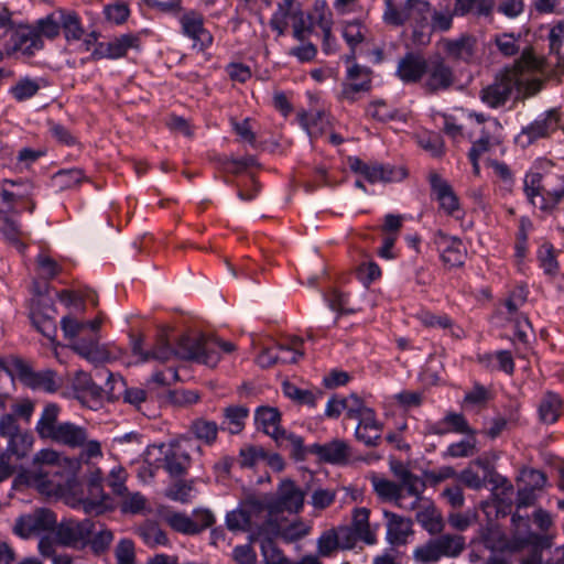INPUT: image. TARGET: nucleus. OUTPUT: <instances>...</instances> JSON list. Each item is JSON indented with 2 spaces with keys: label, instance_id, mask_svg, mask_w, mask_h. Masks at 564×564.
Segmentation results:
<instances>
[{
  "label": "nucleus",
  "instance_id": "nucleus-32",
  "mask_svg": "<svg viewBox=\"0 0 564 564\" xmlns=\"http://www.w3.org/2000/svg\"><path fill=\"white\" fill-rule=\"evenodd\" d=\"M219 426L215 421L197 417L189 424L188 432L205 445H213L217 441Z\"/></svg>",
  "mask_w": 564,
  "mask_h": 564
},
{
  "label": "nucleus",
  "instance_id": "nucleus-61",
  "mask_svg": "<svg viewBox=\"0 0 564 564\" xmlns=\"http://www.w3.org/2000/svg\"><path fill=\"white\" fill-rule=\"evenodd\" d=\"M89 494L94 497V499H86L83 501V508L86 513L89 514H100L102 513L107 506L105 503L106 496L104 495L102 488L99 490H91L89 487Z\"/></svg>",
  "mask_w": 564,
  "mask_h": 564
},
{
  "label": "nucleus",
  "instance_id": "nucleus-6",
  "mask_svg": "<svg viewBox=\"0 0 564 564\" xmlns=\"http://www.w3.org/2000/svg\"><path fill=\"white\" fill-rule=\"evenodd\" d=\"M51 440L70 448L80 447L87 457L101 455L100 443L89 438V433L85 426L72 422H61Z\"/></svg>",
  "mask_w": 564,
  "mask_h": 564
},
{
  "label": "nucleus",
  "instance_id": "nucleus-17",
  "mask_svg": "<svg viewBox=\"0 0 564 564\" xmlns=\"http://www.w3.org/2000/svg\"><path fill=\"white\" fill-rule=\"evenodd\" d=\"M59 460V455L53 449H42L33 458L31 468L28 470L32 477L40 485H54L52 479L53 475L58 474L56 466Z\"/></svg>",
  "mask_w": 564,
  "mask_h": 564
},
{
  "label": "nucleus",
  "instance_id": "nucleus-13",
  "mask_svg": "<svg viewBox=\"0 0 564 564\" xmlns=\"http://www.w3.org/2000/svg\"><path fill=\"white\" fill-rule=\"evenodd\" d=\"M424 75L425 80L423 87L431 94L448 89L455 80L453 69L441 56H436L427 61V67Z\"/></svg>",
  "mask_w": 564,
  "mask_h": 564
},
{
  "label": "nucleus",
  "instance_id": "nucleus-4",
  "mask_svg": "<svg viewBox=\"0 0 564 564\" xmlns=\"http://www.w3.org/2000/svg\"><path fill=\"white\" fill-rule=\"evenodd\" d=\"M259 499L265 517L273 519V516L284 511L299 512L303 507L304 494L292 480L284 479L275 495H265Z\"/></svg>",
  "mask_w": 564,
  "mask_h": 564
},
{
  "label": "nucleus",
  "instance_id": "nucleus-18",
  "mask_svg": "<svg viewBox=\"0 0 564 564\" xmlns=\"http://www.w3.org/2000/svg\"><path fill=\"white\" fill-rule=\"evenodd\" d=\"M433 242L437 251L441 253V259L444 264L451 268L464 264L466 248L459 238L448 236L443 231H437L434 236Z\"/></svg>",
  "mask_w": 564,
  "mask_h": 564
},
{
  "label": "nucleus",
  "instance_id": "nucleus-45",
  "mask_svg": "<svg viewBox=\"0 0 564 564\" xmlns=\"http://www.w3.org/2000/svg\"><path fill=\"white\" fill-rule=\"evenodd\" d=\"M33 445V436L28 432H20L8 438V446L4 453L15 456L17 458L24 457Z\"/></svg>",
  "mask_w": 564,
  "mask_h": 564
},
{
  "label": "nucleus",
  "instance_id": "nucleus-40",
  "mask_svg": "<svg viewBox=\"0 0 564 564\" xmlns=\"http://www.w3.org/2000/svg\"><path fill=\"white\" fill-rule=\"evenodd\" d=\"M97 375L102 377L107 375V386H110L109 391L112 392L115 389V384H121L124 388L123 391V400L132 405L139 406L142 402L145 401L147 393L143 389L140 388H126V383L121 377L116 378L111 372L98 371Z\"/></svg>",
  "mask_w": 564,
  "mask_h": 564
},
{
  "label": "nucleus",
  "instance_id": "nucleus-44",
  "mask_svg": "<svg viewBox=\"0 0 564 564\" xmlns=\"http://www.w3.org/2000/svg\"><path fill=\"white\" fill-rule=\"evenodd\" d=\"M372 486L378 496L394 500L399 507H405L403 505V494H401V487L388 479L373 477Z\"/></svg>",
  "mask_w": 564,
  "mask_h": 564
},
{
  "label": "nucleus",
  "instance_id": "nucleus-64",
  "mask_svg": "<svg viewBox=\"0 0 564 564\" xmlns=\"http://www.w3.org/2000/svg\"><path fill=\"white\" fill-rule=\"evenodd\" d=\"M113 541V534L110 530L106 528H101L96 531L94 536L90 540V546L94 553L100 554L104 553Z\"/></svg>",
  "mask_w": 564,
  "mask_h": 564
},
{
  "label": "nucleus",
  "instance_id": "nucleus-25",
  "mask_svg": "<svg viewBox=\"0 0 564 564\" xmlns=\"http://www.w3.org/2000/svg\"><path fill=\"white\" fill-rule=\"evenodd\" d=\"M387 519V540L390 544L400 546L408 543L413 534L412 521L393 512L384 511Z\"/></svg>",
  "mask_w": 564,
  "mask_h": 564
},
{
  "label": "nucleus",
  "instance_id": "nucleus-31",
  "mask_svg": "<svg viewBox=\"0 0 564 564\" xmlns=\"http://www.w3.org/2000/svg\"><path fill=\"white\" fill-rule=\"evenodd\" d=\"M165 468L174 477L186 474L191 465L189 454L180 446H172L164 457Z\"/></svg>",
  "mask_w": 564,
  "mask_h": 564
},
{
  "label": "nucleus",
  "instance_id": "nucleus-15",
  "mask_svg": "<svg viewBox=\"0 0 564 564\" xmlns=\"http://www.w3.org/2000/svg\"><path fill=\"white\" fill-rule=\"evenodd\" d=\"M95 530V524L89 519L83 521L67 519L58 524L56 536L61 544L76 546L86 543Z\"/></svg>",
  "mask_w": 564,
  "mask_h": 564
},
{
  "label": "nucleus",
  "instance_id": "nucleus-52",
  "mask_svg": "<svg viewBox=\"0 0 564 564\" xmlns=\"http://www.w3.org/2000/svg\"><path fill=\"white\" fill-rule=\"evenodd\" d=\"M140 535L144 543L151 547L166 545L169 543L166 533L155 524H148L142 527L140 529Z\"/></svg>",
  "mask_w": 564,
  "mask_h": 564
},
{
  "label": "nucleus",
  "instance_id": "nucleus-43",
  "mask_svg": "<svg viewBox=\"0 0 564 564\" xmlns=\"http://www.w3.org/2000/svg\"><path fill=\"white\" fill-rule=\"evenodd\" d=\"M304 339L301 337H292L284 343L276 344L279 364H295L303 357L304 352L301 347Z\"/></svg>",
  "mask_w": 564,
  "mask_h": 564
},
{
  "label": "nucleus",
  "instance_id": "nucleus-36",
  "mask_svg": "<svg viewBox=\"0 0 564 564\" xmlns=\"http://www.w3.org/2000/svg\"><path fill=\"white\" fill-rule=\"evenodd\" d=\"M482 541L492 552H514L513 543L498 525H490L482 533Z\"/></svg>",
  "mask_w": 564,
  "mask_h": 564
},
{
  "label": "nucleus",
  "instance_id": "nucleus-1",
  "mask_svg": "<svg viewBox=\"0 0 564 564\" xmlns=\"http://www.w3.org/2000/svg\"><path fill=\"white\" fill-rule=\"evenodd\" d=\"M101 321L95 318L90 322H79L76 318L65 316L61 322L64 336L72 339L70 348L80 357L90 362L107 360V350L99 345L97 332Z\"/></svg>",
  "mask_w": 564,
  "mask_h": 564
},
{
  "label": "nucleus",
  "instance_id": "nucleus-55",
  "mask_svg": "<svg viewBox=\"0 0 564 564\" xmlns=\"http://www.w3.org/2000/svg\"><path fill=\"white\" fill-rule=\"evenodd\" d=\"M343 36L346 40L347 44L351 47V54L347 56V61H350L355 57L356 45H358L365 40L362 26L360 25L359 22L348 23L344 29Z\"/></svg>",
  "mask_w": 564,
  "mask_h": 564
},
{
  "label": "nucleus",
  "instance_id": "nucleus-57",
  "mask_svg": "<svg viewBox=\"0 0 564 564\" xmlns=\"http://www.w3.org/2000/svg\"><path fill=\"white\" fill-rule=\"evenodd\" d=\"M540 265L546 274H555L557 272V261L554 254V248L550 243L541 246L538 252Z\"/></svg>",
  "mask_w": 564,
  "mask_h": 564
},
{
  "label": "nucleus",
  "instance_id": "nucleus-63",
  "mask_svg": "<svg viewBox=\"0 0 564 564\" xmlns=\"http://www.w3.org/2000/svg\"><path fill=\"white\" fill-rule=\"evenodd\" d=\"M550 50L560 58L564 57V22L555 24L549 34Z\"/></svg>",
  "mask_w": 564,
  "mask_h": 564
},
{
  "label": "nucleus",
  "instance_id": "nucleus-33",
  "mask_svg": "<svg viewBox=\"0 0 564 564\" xmlns=\"http://www.w3.org/2000/svg\"><path fill=\"white\" fill-rule=\"evenodd\" d=\"M416 521L432 535L440 534L445 528L441 512L430 502L417 511Z\"/></svg>",
  "mask_w": 564,
  "mask_h": 564
},
{
  "label": "nucleus",
  "instance_id": "nucleus-24",
  "mask_svg": "<svg viewBox=\"0 0 564 564\" xmlns=\"http://www.w3.org/2000/svg\"><path fill=\"white\" fill-rule=\"evenodd\" d=\"M139 39L133 34H123L107 43H98L93 52L94 58H119L132 47H138Z\"/></svg>",
  "mask_w": 564,
  "mask_h": 564
},
{
  "label": "nucleus",
  "instance_id": "nucleus-11",
  "mask_svg": "<svg viewBox=\"0 0 564 564\" xmlns=\"http://www.w3.org/2000/svg\"><path fill=\"white\" fill-rule=\"evenodd\" d=\"M355 546V538L348 525H338L323 531L316 541V555L332 557L340 550Z\"/></svg>",
  "mask_w": 564,
  "mask_h": 564
},
{
  "label": "nucleus",
  "instance_id": "nucleus-5",
  "mask_svg": "<svg viewBox=\"0 0 564 564\" xmlns=\"http://www.w3.org/2000/svg\"><path fill=\"white\" fill-rule=\"evenodd\" d=\"M195 347H197V344L194 336L182 335L176 339V347H172L169 335L161 333L152 348H150V361L155 360L164 364L176 358L195 360Z\"/></svg>",
  "mask_w": 564,
  "mask_h": 564
},
{
  "label": "nucleus",
  "instance_id": "nucleus-42",
  "mask_svg": "<svg viewBox=\"0 0 564 564\" xmlns=\"http://www.w3.org/2000/svg\"><path fill=\"white\" fill-rule=\"evenodd\" d=\"M495 0H456L454 14L466 15L474 13L477 15H489L494 9Z\"/></svg>",
  "mask_w": 564,
  "mask_h": 564
},
{
  "label": "nucleus",
  "instance_id": "nucleus-30",
  "mask_svg": "<svg viewBox=\"0 0 564 564\" xmlns=\"http://www.w3.org/2000/svg\"><path fill=\"white\" fill-rule=\"evenodd\" d=\"M352 531L355 544L362 540L367 544H373L376 536L369 528V510L367 508H356L352 513V524L348 525Z\"/></svg>",
  "mask_w": 564,
  "mask_h": 564
},
{
  "label": "nucleus",
  "instance_id": "nucleus-35",
  "mask_svg": "<svg viewBox=\"0 0 564 564\" xmlns=\"http://www.w3.org/2000/svg\"><path fill=\"white\" fill-rule=\"evenodd\" d=\"M300 121L311 139L322 135L329 124L328 116L324 110L304 112L300 116Z\"/></svg>",
  "mask_w": 564,
  "mask_h": 564
},
{
  "label": "nucleus",
  "instance_id": "nucleus-47",
  "mask_svg": "<svg viewBox=\"0 0 564 564\" xmlns=\"http://www.w3.org/2000/svg\"><path fill=\"white\" fill-rule=\"evenodd\" d=\"M0 232L9 243L17 247L20 251L25 248L20 240L22 232L19 225L2 212H0Z\"/></svg>",
  "mask_w": 564,
  "mask_h": 564
},
{
  "label": "nucleus",
  "instance_id": "nucleus-37",
  "mask_svg": "<svg viewBox=\"0 0 564 564\" xmlns=\"http://www.w3.org/2000/svg\"><path fill=\"white\" fill-rule=\"evenodd\" d=\"M273 440L281 449L289 451L296 460H303L308 452L301 436L289 433L285 430L280 432Z\"/></svg>",
  "mask_w": 564,
  "mask_h": 564
},
{
  "label": "nucleus",
  "instance_id": "nucleus-7",
  "mask_svg": "<svg viewBox=\"0 0 564 564\" xmlns=\"http://www.w3.org/2000/svg\"><path fill=\"white\" fill-rule=\"evenodd\" d=\"M512 538L513 549L516 551L528 550L527 556L541 554L544 550L552 546V538L549 535L536 534L530 529L528 517L520 514L512 516Z\"/></svg>",
  "mask_w": 564,
  "mask_h": 564
},
{
  "label": "nucleus",
  "instance_id": "nucleus-50",
  "mask_svg": "<svg viewBox=\"0 0 564 564\" xmlns=\"http://www.w3.org/2000/svg\"><path fill=\"white\" fill-rule=\"evenodd\" d=\"M542 192L547 196L551 205L558 204L564 197V178L558 175L549 176L543 182Z\"/></svg>",
  "mask_w": 564,
  "mask_h": 564
},
{
  "label": "nucleus",
  "instance_id": "nucleus-41",
  "mask_svg": "<svg viewBox=\"0 0 564 564\" xmlns=\"http://www.w3.org/2000/svg\"><path fill=\"white\" fill-rule=\"evenodd\" d=\"M562 408L561 398L552 392L546 393L539 405V419L542 423L552 424L557 421Z\"/></svg>",
  "mask_w": 564,
  "mask_h": 564
},
{
  "label": "nucleus",
  "instance_id": "nucleus-56",
  "mask_svg": "<svg viewBox=\"0 0 564 564\" xmlns=\"http://www.w3.org/2000/svg\"><path fill=\"white\" fill-rule=\"evenodd\" d=\"M34 26L40 32L41 37L46 36L47 39H54L58 35L61 30L59 11L57 14H51L39 20Z\"/></svg>",
  "mask_w": 564,
  "mask_h": 564
},
{
  "label": "nucleus",
  "instance_id": "nucleus-19",
  "mask_svg": "<svg viewBox=\"0 0 564 564\" xmlns=\"http://www.w3.org/2000/svg\"><path fill=\"white\" fill-rule=\"evenodd\" d=\"M11 45L7 47V53L21 51L24 54L32 55L35 51L43 47V40L40 32L33 25H19L11 29Z\"/></svg>",
  "mask_w": 564,
  "mask_h": 564
},
{
  "label": "nucleus",
  "instance_id": "nucleus-51",
  "mask_svg": "<svg viewBox=\"0 0 564 564\" xmlns=\"http://www.w3.org/2000/svg\"><path fill=\"white\" fill-rule=\"evenodd\" d=\"M33 325L41 332L45 337L54 339L57 333L54 317L50 313L42 314L40 311L32 312Z\"/></svg>",
  "mask_w": 564,
  "mask_h": 564
},
{
  "label": "nucleus",
  "instance_id": "nucleus-21",
  "mask_svg": "<svg viewBox=\"0 0 564 564\" xmlns=\"http://www.w3.org/2000/svg\"><path fill=\"white\" fill-rule=\"evenodd\" d=\"M308 452L317 455L322 460L334 464H347L351 457V447L344 440L335 438L326 444H313Z\"/></svg>",
  "mask_w": 564,
  "mask_h": 564
},
{
  "label": "nucleus",
  "instance_id": "nucleus-12",
  "mask_svg": "<svg viewBox=\"0 0 564 564\" xmlns=\"http://www.w3.org/2000/svg\"><path fill=\"white\" fill-rule=\"evenodd\" d=\"M12 365L21 381L32 389L53 393L63 384L62 379L51 369L34 371L22 359H14Z\"/></svg>",
  "mask_w": 564,
  "mask_h": 564
},
{
  "label": "nucleus",
  "instance_id": "nucleus-22",
  "mask_svg": "<svg viewBox=\"0 0 564 564\" xmlns=\"http://www.w3.org/2000/svg\"><path fill=\"white\" fill-rule=\"evenodd\" d=\"M371 88L370 70L360 65H352L347 72V80L343 84L341 98L355 102L357 95Z\"/></svg>",
  "mask_w": 564,
  "mask_h": 564
},
{
  "label": "nucleus",
  "instance_id": "nucleus-54",
  "mask_svg": "<svg viewBox=\"0 0 564 564\" xmlns=\"http://www.w3.org/2000/svg\"><path fill=\"white\" fill-rule=\"evenodd\" d=\"M393 171L382 164H367L362 176L369 183L390 182L393 180Z\"/></svg>",
  "mask_w": 564,
  "mask_h": 564
},
{
  "label": "nucleus",
  "instance_id": "nucleus-48",
  "mask_svg": "<svg viewBox=\"0 0 564 564\" xmlns=\"http://www.w3.org/2000/svg\"><path fill=\"white\" fill-rule=\"evenodd\" d=\"M120 497V510L123 513L137 514L142 512L147 507V498L135 491L130 492L128 489L118 495Z\"/></svg>",
  "mask_w": 564,
  "mask_h": 564
},
{
  "label": "nucleus",
  "instance_id": "nucleus-53",
  "mask_svg": "<svg viewBox=\"0 0 564 564\" xmlns=\"http://www.w3.org/2000/svg\"><path fill=\"white\" fill-rule=\"evenodd\" d=\"M283 392L290 399L295 400L302 404L314 406L316 403V393L310 390L300 389L293 383L285 382L283 384Z\"/></svg>",
  "mask_w": 564,
  "mask_h": 564
},
{
  "label": "nucleus",
  "instance_id": "nucleus-49",
  "mask_svg": "<svg viewBox=\"0 0 564 564\" xmlns=\"http://www.w3.org/2000/svg\"><path fill=\"white\" fill-rule=\"evenodd\" d=\"M167 523L175 531L185 534H197L199 533L198 523L192 520L187 514L181 512H173L166 517Z\"/></svg>",
  "mask_w": 564,
  "mask_h": 564
},
{
  "label": "nucleus",
  "instance_id": "nucleus-10",
  "mask_svg": "<svg viewBox=\"0 0 564 564\" xmlns=\"http://www.w3.org/2000/svg\"><path fill=\"white\" fill-rule=\"evenodd\" d=\"M521 82L517 69H506L495 82L485 87L480 93L481 100L491 108H498L506 104Z\"/></svg>",
  "mask_w": 564,
  "mask_h": 564
},
{
  "label": "nucleus",
  "instance_id": "nucleus-9",
  "mask_svg": "<svg viewBox=\"0 0 564 564\" xmlns=\"http://www.w3.org/2000/svg\"><path fill=\"white\" fill-rule=\"evenodd\" d=\"M347 416L357 419L358 425L355 437L367 447H377L381 443L383 424L379 422L372 409L359 405L357 409H349Z\"/></svg>",
  "mask_w": 564,
  "mask_h": 564
},
{
  "label": "nucleus",
  "instance_id": "nucleus-8",
  "mask_svg": "<svg viewBox=\"0 0 564 564\" xmlns=\"http://www.w3.org/2000/svg\"><path fill=\"white\" fill-rule=\"evenodd\" d=\"M430 15L431 7L429 2L424 0H406L401 9L388 3V9H384L383 12V20L386 23L394 26L410 22L412 25L424 28L429 24Z\"/></svg>",
  "mask_w": 564,
  "mask_h": 564
},
{
  "label": "nucleus",
  "instance_id": "nucleus-16",
  "mask_svg": "<svg viewBox=\"0 0 564 564\" xmlns=\"http://www.w3.org/2000/svg\"><path fill=\"white\" fill-rule=\"evenodd\" d=\"M55 524L54 512L48 509H37L33 513L19 517L13 531L22 538H29L34 533L51 530Z\"/></svg>",
  "mask_w": 564,
  "mask_h": 564
},
{
  "label": "nucleus",
  "instance_id": "nucleus-59",
  "mask_svg": "<svg viewBox=\"0 0 564 564\" xmlns=\"http://www.w3.org/2000/svg\"><path fill=\"white\" fill-rule=\"evenodd\" d=\"M40 89L39 84L30 78L21 79L11 88L13 97L19 100H25L33 97Z\"/></svg>",
  "mask_w": 564,
  "mask_h": 564
},
{
  "label": "nucleus",
  "instance_id": "nucleus-27",
  "mask_svg": "<svg viewBox=\"0 0 564 564\" xmlns=\"http://www.w3.org/2000/svg\"><path fill=\"white\" fill-rule=\"evenodd\" d=\"M476 39L468 34H463L456 40H446L444 42L445 53L455 61L469 63L476 52Z\"/></svg>",
  "mask_w": 564,
  "mask_h": 564
},
{
  "label": "nucleus",
  "instance_id": "nucleus-28",
  "mask_svg": "<svg viewBox=\"0 0 564 564\" xmlns=\"http://www.w3.org/2000/svg\"><path fill=\"white\" fill-rule=\"evenodd\" d=\"M430 184L441 207L447 214H454L458 209V200L451 185L436 173L430 174Z\"/></svg>",
  "mask_w": 564,
  "mask_h": 564
},
{
  "label": "nucleus",
  "instance_id": "nucleus-2",
  "mask_svg": "<svg viewBox=\"0 0 564 564\" xmlns=\"http://www.w3.org/2000/svg\"><path fill=\"white\" fill-rule=\"evenodd\" d=\"M226 525L230 531H251L259 535L278 533L275 520L268 519L259 498H248L240 507L226 516Z\"/></svg>",
  "mask_w": 564,
  "mask_h": 564
},
{
  "label": "nucleus",
  "instance_id": "nucleus-58",
  "mask_svg": "<svg viewBox=\"0 0 564 564\" xmlns=\"http://www.w3.org/2000/svg\"><path fill=\"white\" fill-rule=\"evenodd\" d=\"M477 519V513L467 510L466 512H449L447 516V521L449 525L457 531L467 530Z\"/></svg>",
  "mask_w": 564,
  "mask_h": 564
},
{
  "label": "nucleus",
  "instance_id": "nucleus-46",
  "mask_svg": "<svg viewBox=\"0 0 564 564\" xmlns=\"http://www.w3.org/2000/svg\"><path fill=\"white\" fill-rule=\"evenodd\" d=\"M59 22L67 41H78L82 39L84 30L76 13L59 11Z\"/></svg>",
  "mask_w": 564,
  "mask_h": 564
},
{
  "label": "nucleus",
  "instance_id": "nucleus-26",
  "mask_svg": "<svg viewBox=\"0 0 564 564\" xmlns=\"http://www.w3.org/2000/svg\"><path fill=\"white\" fill-rule=\"evenodd\" d=\"M523 65L527 67L534 66V57L530 53L522 54V61L518 62L513 68L517 69L518 78L521 84L514 89L517 93L516 98H527L538 94L543 85V82L539 78H529V76L522 70Z\"/></svg>",
  "mask_w": 564,
  "mask_h": 564
},
{
  "label": "nucleus",
  "instance_id": "nucleus-14",
  "mask_svg": "<svg viewBox=\"0 0 564 564\" xmlns=\"http://www.w3.org/2000/svg\"><path fill=\"white\" fill-rule=\"evenodd\" d=\"M197 344L195 351V360L208 367H215L219 359V350L230 354L236 349V346L230 341H224L214 336L198 335L194 336Z\"/></svg>",
  "mask_w": 564,
  "mask_h": 564
},
{
  "label": "nucleus",
  "instance_id": "nucleus-60",
  "mask_svg": "<svg viewBox=\"0 0 564 564\" xmlns=\"http://www.w3.org/2000/svg\"><path fill=\"white\" fill-rule=\"evenodd\" d=\"M401 476L402 482L399 485L401 487V494L406 491L409 496L416 498V500H421L420 495L424 488V484L420 478L412 473H403Z\"/></svg>",
  "mask_w": 564,
  "mask_h": 564
},
{
  "label": "nucleus",
  "instance_id": "nucleus-20",
  "mask_svg": "<svg viewBox=\"0 0 564 564\" xmlns=\"http://www.w3.org/2000/svg\"><path fill=\"white\" fill-rule=\"evenodd\" d=\"M183 33L193 40V47L203 51L213 42L212 34L204 28L203 17L191 11L181 18Z\"/></svg>",
  "mask_w": 564,
  "mask_h": 564
},
{
  "label": "nucleus",
  "instance_id": "nucleus-62",
  "mask_svg": "<svg viewBox=\"0 0 564 564\" xmlns=\"http://www.w3.org/2000/svg\"><path fill=\"white\" fill-rule=\"evenodd\" d=\"M115 555L117 564H134V544L129 539H122L116 546Z\"/></svg>",
  "mask_w": 564,
  "mask_h": 564
},
{
  "label": "nucleus",
  "instance_id": "nucleus-38",
  "mask_svg": "<svg viewBox=\"0 0 564 564\" xmlns=\"http://www.w3.org/2000/svg\"><path fill=\"white\" fill-rule=\"evenodd\" d=\"M249 410L242 405H231L224 410L225 421L220 429L228 431L230 434H238L245 426Z\"/></svg>",
  "mask_w": 564,
  "mask_h": 564
},
{
  "label": "nucleus",
  "instance_id": "nucleus-23",
  "mask_svg": "<svg viewBox=\"0 0 564 564\" xmlns=\"http://www.w3.org/2000/svg\"><path fill=\"white\" fill-rule=\"evenodd\" d=\"M427 67V59L417 53H406L400 58L397 76L405 84L417 83L422 79Z\"/></svg>",
  "mask_w": 564,
  "mask_h": 564
},
{
  "label": "nucleus",
  "instance_id": "nucleus-34",
  "mask_svg": "<svg viewBox=\"0 0 564 564\" xmlns=\"http://www.w3.org/2000/svg\"><path fill=\"white\" fill-rule=\"evenodd\" d=\"M254 419L258 425L262 429V431L272 438H274L280 432L284 430L279 425L281 415L279 411L274 408H258L256 411Z\"/></svg>",
  "mask_w": 564,
  "mask_h": 564
},
{
  "label": "nucleus",
  "instance_id": "nucleus-3",
  "mask_svg": "<svg viewBox=\"0 0 564 564\" xmlns=\"http://www.w3.org/2000/svg\"><path fill=\"white\" fill-rule=\"evenodd\" d=\"M465 549V538L459 534H441L419 545L413 551V558L420 564H430L442 557H457Z\"/></svg>",
  "mask_w": 564,
  "mask_h": 564
},
{
  "label": "nucleus",
  "instance_id": "nucleus-29",
  "mask_svg": "<svg viewBox=\"0 0 564 564\" xmlns=\"http://www.w3.org/2000/svg\"><path fill=\"white\" fill-rule=\"evenodd\" d=\"M558 117L555 110H550L545 115L539 117L531 124L523 128L522 133L528 135L529 141L549 135L550 132L557 128Z\"/></svg>",
  "mask_w": 564,
  "mask_h": 564
},
{
  "label": "nucleus",
  "instance_id": "nucleus-39",
  "mask_svg": "<svg viewBox=\"0 0 564 564\" xmlns=\"http://www.w3.org/2000/svg\"><path fill=\"white\" fill-rule=\"evenodd\" d=\"M59 408L55 403H48L45 405L42 415L36 424V432L42 438H50L56 432V427L59 425L57 422Z\"/></svg>",
  "mask_w": 564,
  "mask_h": 564
}]
</instances>
